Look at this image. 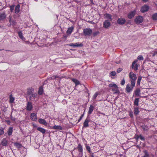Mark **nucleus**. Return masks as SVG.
Listing matches in <instances>:
<instances>
[{"mask_svg": "<svg viewBox=\"0 0 157 157\" xmlns=\"http://www.w3.org/2000/svg\"><path fill=\"white\" fill-rule=\"evenodd\" d=\"M129 77L131 84L135 85L136 81L137 78L136 74L132 72H130L129 74Z\"/></svg>", "mask_w": 157, "mask_h": 157, "instance_id": "1", "label": "nucleus"}, {"mask_svg": "<svg viewBox=\"0 0 157 157\" xmlns=\"http://www.w3.org/2000/svg\"><path fill=\"white\" fill-rule=\"evenodd\" d=\"M92 33V30L90 28H86L83 29V33L85 36H90Z\"/></svg>", "mask_w": 157, "mask_h": 157, "instance_id": "2", "label": "nucleus"}, {"mask_svg": "<svg viewBox=\"0 0 157 157\" xmlns=\"http://www.w3.org/2000/svg\"><path fill=\"white\" fill-rule=\"evenodd\" d=\"M135 86V85H133L132 84H128L127 85L125 88V91L126 93H130L132 90L133 89Z\"/></svg>", "mask_w": 157, "mask_h": 157, "instance_id": "3", "label": "nucleus"}, {"mask_svg": "<svg viewBox=\"0 0 157 157\" xmlns=\"http://www.w3.org/2000/svg\"><path fill=\"white\" fill-rule=\"evenodd\" d=\"M135 22L136 24H139L142 23L143 21V17L139 16L137 17L135 19Z\"/></svg>", "mask_w": 157, "mask_h": 157, "instance_id": "4", "label": "nucleus"}, {"mask_svg": "<svg viewBox=\"0 0 157 157\" xmlns=\"http://www.w3.org/2000/svg\"><path fill=\"white\" fill-rule=\"evenodd\" d=\"M68 45L74 48L75 47H82L83 46V44L82 43L77 42L75 44H70Z\"/></svg>", "mask_w": 157, "mask_h": 157, "instance_id": "5", "label": "nucleus"}, {"mask_svg": "<svg viewBox=\"0 0 157 157\" xmlns=\"http://www.w3.org/2000/svg\"><path fill=\"white\" fill-rule=\"evenodd\" d=\"M149 9V6L146 5H144L142 6L141 9L140 11L142 13H144L147 11Z\"/></svg>", "mask_w": 157, "mask_h": 157, "instance_id": "6", "label": "nucleus"}, {"mask_svg": "<svg viewBox=\"0 0 157 157\" xmlns=\"http://www.w3.org/2000/svg\"><path fill=\"white\" fill-rule=\"evenodd\" d=\"M8 141L6 138H3L1 142L0 145L2 146H7L8 145Z\"/></svg>", "mask_w": 157, "mask_h": 157, "instance_id": "7", "label": "nucleus"}, {"mask_svg": "<svg viewBox=\"0 0 157 157\" xmlns=\"http://www.w3.org/2000/svg\"><path fill=\"white\" fill-rule=\"evenodd\" d=\"M126 20L124 18H119L117 20V23L119 25H123L125 24Z\"/></svg>", "mask_w": 157, "mask_h": 157, "instance_id": "8", "label": "nucleus"}, {"mask_svg": "<svg viewBox=\"0 0 157 157\" xmlns=\"http://www.w3.org/2000/svg\"><path fill=\"white\" fill-rule=\"evenodd\" d=\"M110 25V23L108 20H105L103 22V26L105 28H108Z\"/></svg>", "mask_w": 157, "mask_h": 157, "instance_id": "9", "label": "nucleus"}, {"mask_svg": "<svg viewBox=\"0 0 157 157\" xmlns=\"http://www.w3.org/2000/svg\"><path fill=\"white\" fill-rule=\"evenodd\" d=\"M136 14V11L134 10L130 12L128 14V17L129 19H131Z\"/></svg>", "mask_w": 157, "mask_h": 157, "instance_id": "10", "label": "nucleus"}, {"mask_svg": "<svg viewBox=\"0 0 157 157\" xmlns=\"http://www.w3.org/2000/svg\"><path fill=\"white\" fill-rule=\"evenodd\" d=\"M33 107V106L32 103L29 101L28 102L27 105V110L28 111H30L32 109Z\"/></svg>", "mask_w": 157, "mask_h": 157, "instance_id": "11", "label": "nucleus"}, {"mask_svg": "<svg viewBox=\"0 0 157 157\" xmlns=\"http://www.w3.org/2000/svg\"><path fill=\"white\" fill-rule=\"evenodd\" d=\"M30 118L33 121H37V118L36 114L34 113H32L30 115Z\"/></svg>", "mask_w": 157, "mask_h": 157, "instance_id": "12", "label": "nucleus"}, {"mask_svg": "<svg viewBox=\"0 0 157 157\" xmlns=\"http://www.w3.org/2000/svg\"><path fill=\"white\" fill-rule=\"evenodd\" d=\"M77 148L78 150V151L81 153H80L79 155V156L81 157L82 155L83 149L82 147L80 144H78Z\"/></svg>", "mask_w": 157, "mask_h": 157, "instance_id": "13", "label": "nucleus"}, {"mask_svg": "<svg viewBox=\"0 0 157 157\" xmlns=\"http://www.w3.org/2000/svg\"><path fill=\"white\" fill-rule=\"evenodd\" d=\"M89 120L88 119V117H87L83 123L82 128L88 127L89 126Z\"/></svg>", "mask_w": 157, "mask_h": 157, "instance_id": "14", "label": "nucleus"}, {"mask_svg": "<svg viewBox=\"0 0 157 157\" xmlns=\"http://www.w3.org/2000/svg\"><path fill=\"white\" fill-rule=\"evenodd\" d=\"M112 90L113 91L114 94H119L120 93V91L118 89V87L117 86L116 87L112 88Z\"/></svg>", "mask_w": 157, "mask_h": 157, "instance_id": "15", "label": "nucleus"}, {"mask_svg": "<svg viewBox=\"0 0 157 157\" xmlns=\"http://www.w3.org/2000/svg\"><path fill=\"white\" fill-rule=\"evenodd\" d=\"M140 88H136L134 93L133 95H135L137 96H140Z\"/></svg>", "mask_w": 157, "mask_h": 157, "instance_id": "16", "label": "nucleus"}, {"mask_svg": "<svg viewBox=\"0 0 157 157\" xmlns=\"http://www.w3.org/2000/svg\"><path fill=\"white\" fill-rule=\"evenodd\" d=\"M38 121L40 124H44V125H47V123L44 119H39L38 120Z\"/></svg>", "mask_w": 157, "mask_h": 157, "instance_id": "17", "label": "nucleus"}, {"mask_svg": "<svg viewBox=\"0 0 157 157\" xmlns=\"http://www.w3.org/2000/svg\"><path fill=\"white\" fill-rule=\"evenodd\" d=\"M6 15L5 12L0 13V20H2L6 18Z\"/></svg>", "mask_w": 157, "mask_h": 157, "instance_id": "18", "label": "nucleus"}, {"mask_svg": "<svg viewBox=\"0 0 157 157\" xmlns=\"http://www.w3.org/2000/svg\"><path fill=\"white\" fill-rule=\"evenodd\" d=\"M104 16L105 18L108 19L110 21L112 20V15L109 13H106L104 14Z\"/></svg>", "mask_w": 157, "mask_h": 157, "instance_id": "19", "label": "nucleus"}, {"mask_svg": "<svg viewBox=\"0 0 157 157\" xmlns=\"http://www.w3.org/2000/svg\"><path fill=\"white\" fill-rule=\"evenodd\" d=\"M34 89L32 88H29L28 89L27 94L28 95H31L33 93Z\"/></svg>", "mask_w": 157, "mask_h": 157, "instance_id": "20", "label": "nucleus"}, {"mask_svg": "<svg viewBox=\"0 0 157 157\" xmlns=\"http://www.w3.org/2000/svg\"><path fill=\"white\" fill-rule=\"evenodd\" d=\"M20 5L19 4L17 5L15 8V13H18L20 11Z\"/></svg>", "mask_w": 157, "mask_h": 157, "instance_id": "21", "label": "nucleus"}, {"mask_svg": "<svg viewBox=\"0 0 157 157\" xmlns=\"http://www.w3.org/2000/svg\"><path fill=\"white\" fill-rule=\"evenodd\" d=\"M30 95V99L31 100H33V99H35L37 97V94L36 93H33Z\"/></svg>", "mask_w": 157, "mask_h": 157, "instance_id": "22", "label": "nucleus"}, {"mask_svg": "<svg viewBox=\"0 0 157 157\" xmlns=\"http://www.w3.org/2000/svg\"><path fill=\"white\" fill-rule=\"evenodd\" d=\"M18 34L19 37L20 39L23 40H24L25 38L24 37L23 35V33L21 31H20L18 33Z\"/></svg>", "mask_w": 157, "mask_h": 157, "instance_id": "23", "label": "nucleus"}, {"mask_svg": "<svg viewBox=\"0 0 157 157\" xmlns=\"http://www.w3.org/2000/svg\"><path fill=\"white\" fill-rule=\"evenodd\" d=\"M142 77L141 76H139L137 81V86H139L140 85V82L142 79Z\"/></svg>", "mask_w": 157, "mask_h": 157, "instance_id": "24", "label": "nucleus"}, {"mask_svg": "<svg viewBox=\"0 0 157 157\" xmlns=\"http://www.w3.org/2000/svg\"><path fill=\"white\" fill-rule=\"evenodd\" d=\"M132 69H133L135 71H137L138 69L139 64L138 63H136V64H134L133 66L132 64Z\"/></svg>", "mask_w": 157, "mask_h": 157, "instance_id": "25", "label": "nucleus"}, {"mask_svg": "<svg viewBox=\"0 0 157 157\" xmlns=\"http://www.w3.org/2000/svg\"><path fill=\"white\" fill-rule=\"evenodd\" d=\"M94 109V107L92 105H90L89 109L88 114H90L92 112Z\"/></svg>", "mask_w": 157, "mask_h": 157, "instance_id": "26", "label": "nucleus"}, {"mask_svg": "<svg viewBox=\"0 0 157 157\" xmlns=\"http://www.w3.org/2000/svg\"><path fill=\"white\" fill-rule=\"evenodd\" d=\"M37 130L40 131V132H41L43 134L45 133L46 132V130L44 129L41 127H38L37 128Z\"/></svg>", "mask_w": 157, "mask_h": 157, "instance_id": "27", "label": "nucleus"}, {"mask_svg": "<svg viewBox=\"0 0 157 157\" xmlns=\"http://www.w3.org/2000/svg\"><path fill=\"white\" fill-rule=\"evenodd\" d=\"M13 128L12 127H10L9 128L7 133H8V136H10L12 135V132H13Z\"/></svg>", "mask_w": 157, "mask_h": 157, "instance_id": "28", "label": "nucleus"}, {"mask_svg": "<svg viewBox=\"0 0 157 157\" xmlns=\"http://www.w3.org/2000/svg\"><path fill=\"white\" fill-rule=\"evenodd\" d=\"M43 88L42 86H41L40 87L38 91V94L41 95L42 94L43 92Z\"/></svg>", "mask_w": 157, "mask_h": 157, "instance_id": "29", "label": "nucleus"}, {"mask_svg": "<svg viewBox=\"0 0 157 157\" xmlns=\"http://www.w3.org/2000/svg\"><path fill=\"white\" fill-rule=\"evenodd\" d=\"M136 139L137 140H138L139 138L140 139L142 140H145L144 137L141 135H140L136 136Z\"/></svg>", "mask_w": 157, "mask_h": 157, "instance_id": "30", "label": "nucleus"}, {"mask_svg": "<svg viewBox=\"0 0 157 157\" xmlns=\"http://www.w3.org/2000/svg\"><path fill=\"white\" fill-rule=\"evenodd\" d=\"M74 29V28L72 27H71L70 28H68L67 31V34H70L71 33Z\"/></svg>", "mask_w": 157, "mask_h": 157, "instance_id": "31", "label": "nucleus"}, {"mask_svg": "<svg viewBox=\"0 0 157 157\" xmlns=\"http://www.w3.org/2000/svg\"><path fill=\"white\" fill-rule=\"evenodd\" d=\"M53 128L54 129L60 130H62L63 129L62 127L60 125H54L53 127Z\"/></svg>", "mask_w": 157, "mask_h": 157, "instance_id": "32", "label": "nucleus"}, {"mask_svg": "<svg viewBox=\"0 0 157 157\" xmlns=\"http://www.w3.org/2000/svg\"><path fill=\"white\" fill-rule=\"evenodd\" d=\"M134 113L135 115H138L139 113L140 112V111L139 110V108L137 107H136L134 108Z\"/></svg>", "mask_w": 157, "mask_h": 157, "instance_id": "33", "label": "nucleus"}, {"mask_svg": "<svg viewBox=\"0 0 157 157\" xmlns=\"http://www.w3.org/2000/svg\"><path fill=\"white\" fill-rule=\"evenodd\" d=\"M139 98H135L134 102V104L135 105L138 106L139 104Z\"/></svg>", "mask_w": 157, "mask_h": 157, "instance_id": "34", "label": "nucleus"}, {"mask_svg": "<svg viewBox=\"0 0 157 157\" xmlns=\"http://www.w3.org/2000/svg\"><path fill=\"white\" fill-rule=\"evenodd\" d=\"M152 17L153 20H157V13L153 14L152 15Z\"/></svg>", "mask_w": 157, "mask_h": 157, "instance_id": "35", "label": "nucleus"}, {"mask_svg": "<svg viewBox=\"0 0 157 157\" xmlns=\"http://www.w3.org/2000/svg\"><path fill=\"white\" fill-rule=\"evenodd\" d=\"M72 80L75 83L76 86L80 84L79 81L76 79L73 78L72 79Z\"/></svg>", "mask_w": 157, "mask_h": 157, "instance_id": "36", "label": "nucleus"}, {"mask_svg": "<svg viewBox=\"0 0 157 157\" xmlns=\"http://www.w3.org/2000/svg\"><path fill=\"white\" fill-rule=\"evenodd\" d=\"M141 128L143 129V130L144 131H147L148 129V126L145 125H142Z\"/></svg>", "mask_w": 157, "mask_h": 157, "instance_id": "37", "label": "nucleus"}, {"mask_svg": "<svg viewBox=\"0 0 157 157\" xmlns=\"http://www.w3.org/2000/svg\"><path fill=\"white\" fill-rule=\"evenodd\" d=\"M14 144L15 146L18 148H19L22 147L21 145L19 143H15Z\"/></svg>", "mask_w": 157, "mask_h": 157, "instance_id": "38", "label": "nucleus"}, {"mask_svg": "<svg viewBox=\"0 0 157 157\" xmlns=\"http://www.w3.org/2000/svg\"><path fill=\"white\" fill-rule=\"evenodd\" d=\"M14 100V98L11 95L10 96V101L11 103H12L13 102Z\"/></svg>", "mask_w": 157, "mask_h": 157, "instance_id": "39", "label": "nucleus"}, {"mask_svg": "<svg viewBox=\"0 0 157 157\" xmlns=\"http://www.w3.org/2000/svg\"><path fill=\"white\" fill-rule=\"evenodd\" d=\"M144 157H149V154L148 153L147 151L146 150H145L144 151Z\"/></svg>", "mask_w": 157, "mask_h": 157, "instance_id": "40", "label": "nucleus"}, {"mask_svg": "<svg viewBox=\"0 0 157 157\" xmlns=\"http://www.w3.org/2000/svg\"><path fill=\"white\" fill-rule=\"evenodd\" d=\"M117 85L115 83H110L109 85V87H113V88L117 87Z\"/></svg>", "mask_w": 157, "mask_h": 157, "instance_id": "41", "label": "nucleus"}, {"mask_svg": "<svg viewBox=\"0 0 157 157\" xmlns=\"http://www.w3.org/2000/svg\"><path fill=\"white\" fill-rule=\"evenodd\" d=\"M4 133L3 128L2 127H0V136H1Z\"/></svg>", "mask_w": 157, "mask_h": 157, "instance_id": "42", "label": "nucleus"}, {"mask_svg": "<svg viewBox=\"0 0 157 157\" xmlns=\"http://www.w3.org/2000/svg\"><path fill=\"white\" fill-rule=\"evenodd\" d=\"M99 33V31H97L95 32H94L93 33V36H95L97 35Z\"/></svg>", "mask_w": 157, "mask_h": 157, "instance_id": "43", "label": "nucleus"}, {"mask_svg": "<svg viewBox=\"0 0 157 157\" xmlns=\"http://www.w3.org/2000/svg\"><path fill=\"white\" fill-rule=\"evenodd\" d=\"M137 59L139 60H143L144 58L142 55H140L138 56Z\"/></svg>", "mask_w": 157, "mask_h": 157, "instance_id": "44", "label": "nucleus"}, {"mask_svg": "<svg viewBox=\"0 0 157 157\" xmlns=\"http://www.w3.org/2000/svg\"><path fill=\"white\" fill-rule=\"evenodd\" d=\"M116 74V72L115 71H113L111 72L110 75L112 76H115Z\"/></svg>", "mask_w": 157, "mask_h": 157, "instance_id": "45", "label": "nucleus"}, {"mask_svg": "<svg viewBox=\"0 0 157 157\" xmlns=\"http://www.w3.org/2000/svg\"><path fill=\"white\" fill-rule=\"evenodd\" d=\"M86 150L89 152H91L90 148V147L88 146H86Z\"/></svg>", "mask_w": 157, "mask_h": 157, "instance_id": "46", "label": "nucleus"}, {"mask_svg": "<svg viewBox=\"0 0 157 157\" xmlns=\"http://www.w3.org/2000/svg\"><path fill=\"white\" fill-rule=\"evenodd\" d=\"M98 93L96 92L95 93L93 96V98L94 99H95L98 96Z\"/></svg>", "mask_w": 157, "mask_h": 157, "instance_id": "47", "label": "nucleus"}, {"mask_svg": "<svg viewBox=\"0 0 157 157\" xmlns=\"http://www.w3.org/2000/svg\"><path fill=\"white\" fill-rule=\"evenodd\" d=\"M125 83V80L124 79H123L121 82V84L122 85H124Z\"/></svg>", "mask_w": 157, "mask_h": 157, "instance_id": "48", "label": "nucleus"}, {"mask_svg": "<svg viewBox=\"0 0 157 157\" xmlns=\"http://www.w3.org/2000/svg\"><path fill=\"white\" fill-rule=\"evenodd\" d=\"M10 10L11 12H13L14 9V6H10Z\"/></svg>", "mask_w": 157, "mask_h": 157, "instance_id": "49", "label": "nucleus"}, {"mask_svg": "<svg viewBox=\"0 0 157 157\" xmlns=\"http://www.w3.org/2000/svg\"><path fill=\"white\" fill-rule=\"evenodd\" d=\"M122 70V69L121 68H119L117 69V72L118 73H120Z\"/></svg>", "mask_w": 157, "mask_h": 157, "instance_id": "50", "label": "nucleus"}, {"mask_svg": "<svg viewBox=\"0 0 157 157\" xmlns=\"http://www.w3.org/2000/svg\"><path fill=\"white\" fill-rule=\"evenodd\" d=\"M138 62V60L137 59L135 60L132 62V63L133 66L134 64H136V63Z\"/></svg>", "mask_w": 157, "mask_h": 157, "instance_id": "51", "label": "nucleus"}, {"mask_svg": "<svg viewBox=\"0 0 157 157\" xmlns=\"http://www.w3.org/2000/svg\"><path fill=\"white\" fill-rule=\"evenodd\" d=\"M83 117V114H82L80 117L79 119L78 120V122H79L82 119Z\"/></svg>", "mask_w": 157, "mask_h": 157, "instance_id": "52", "label": "nucleus"}, {"mask_svg": "<svg viewBox=\"0 0 157 157\" xmlns=\"http://www.w3.org/2000/svg\"><path fill=\"white\" fill-rule=\"evenodd\" d=\"M10 118L13 121H15V118L14 117L12 116L11 115H10Z\"/></svg>", "mask_w": 157, "mask_h": 157, "instance_id": "53", "label": "nucleus"}, {"mask_svg": "<svg viewBox=\"0 0 157 157\" xmlns=\"http://www.w3.org/2000/svg\"><path fill=\"white\" fill-rule=\"evenodd\" d=\"M142 1L146 3L149 1V0H142Z\"/></svg>", "mask_w": 157, "mask_h": 157, "instance_id": "54", "label": "nucleus"}, {"mask_svg": "<svg viewBox=\"0 0 157 157\" xmlns=\"http://www.w3.org/2000/svg\"><path fill=\"white\" fill-rule=\"evenodd\" d=\"M130 114H130V116L131 117H132V116H133V115H132V113H130Z\"/></svg>", "mask_w": 157, "mask_h": 157, "instance_id": "55", "label": "nucleus"}, {"mask_svg": "<svg viewBox=\"0 0 157 157\" xmlns=\"http://www.w3.org/2000/svg\"><path fill=\"white\" fill-rule=\"evenodd\" d=\"M89 22L90 23L93 24L94 23V22H93L92 21H89Z\"/></svg>", "mask_w": 157, "mask_h": 157, "instance_id": "56", "label": "nucleus"}, {"mask_svg": "<svg viewBox=\"0 0 157 157\" xmlns=\"http://www.w3.org/2000/svg\"><path fill=\"white\" fill-rule=\"evenodd\" d=\"M155 53L153 54V56H155Z\"/></svg>", "mask_w": 157, "mask_h": 157, "instance_id": "57", "label": "nucleus"}]
</instances>
